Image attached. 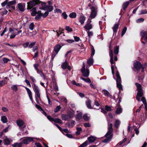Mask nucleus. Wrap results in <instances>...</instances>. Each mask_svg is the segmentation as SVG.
<instances>
[{"instance_id": "nucleus-1", "label": "nucleus", "mask_w": 147, "mask_h": 147, "mask_svg": "<svg viewBox=\"0 0 147 147\" xmlns=\"http://www.w3.org/2000/svg\"><path fill=\"white\" fill-rule=\"evenodd\" d=\"M32 11L31 15L32 16H35V19L36 20H39L41 19L42 17L43 18H46L49 15V13L48 11L45 12L44 14L42 13L40 10H38L37 11H36V9L34 7L30 10Z\"/></svg>"}, {"instance_id": "nucleus-2", "label": "nucleus", "mask_w": 147, "mask_h": 147, "mask_svg": "<svg viewBox=\"0 0 147 147\" xmlns=\"http://www.w3.org/2000/svg\"><path fill=\"white\" fill-rule=\"evenodd\" d=\"M108 131L105 135V136L106 138L102 141V142L105 143L108 142L111 140L112 138L113 135V124L112 123L109 124V122H108Z\"/></svg>"}, {"instance_id": "nucleus-3", "label": "nucleus", "mask_w": 147, "mask_h": 147, "mask_svg": "<svg viewBox=\"0 0 147 147\" xmlns=\"http://www.w3.org/2000/svg\"><path fill=\"white\" fill-rule=\"evenodd\" d=\"M27 3V9L31 10L33 8V6L36 5H41L42 7H43L45 5V3L42 2L39 0H33L28 3Z\"/></svg>"}, {"instance_id": "nucleus-4", "label": "nucleus", "mask_w": 147, "mask_h": 147, "mask_svg": "<svg viewBox=\"0 0 147 147\" xmlns=\"http://www.w3.org/2000/svg\"><path fill=\"white\" fill-rule=\"evenodd\" d=\"M30 78L31 80L34 83L33 86L34 87L33 88L34 90V91L35 92V95L37 97L40 99V90L39 88L37 86L36 84L34 83L36 82V80L34 77L32 76H30Z\"/></svg>"}, {"instance_id": "nucleus-5", "label": "nucleus", "mask_w": 147, "mask_h": 147, "mask_svg": "<svg viewBox=\"0 0 147 147\" xmlns=\"http://www.w3.org/2000/svg\"><path fill=\"white\" fill-rule=\"evenodd\" d=\"M109 56L110 57V62L111 64V69L112 71V73L113 75L114 74V66L113 65L115 63V62L113 60V50L111 49V45H110L109 47Z\"/></svg>"}, {"instance_id": "nucleus-6", "label": "nucleus", "mask_w": 147, "mask_h": 147, "mask_svg": "<svg viewBox=\"0 0 147 147\" xmlns=\"http://www.w3.org/2000/svg\"><path fill=\"white\" fill-rule=\"evenodd\" d=\"M116 76L117 77L116 83L117 87L119 88V90H122L123 88L121 83V79L119 75V72L117 71L116 72Z\"/></svg>"}, {"instance_id": "nucleus-7", "label": "nucleus", "mask_w": 147, "mask_h": 147, "mask_svg": "<svg viewBox=\"0 0 147 147\" xmlns=\"http://www.w3.org/2000/svg\"><path fill=\"white\" fill-rule=\"evenodd\" d=\"M97 9V6L95 5L92 6L90 7L91 13L90 17L91 18H94L96 16Z\"/></svg>"}, {"instance_id": "nucleus-8", "label": "nucleus", "mask_w": 147, "mask_h": 147, "mask_svg": "<svg viewBox=\"0 0 147 147\" xmlns=\"http://www.w3.org/2000/svg\"><path fill=\"white\" fill-rule=\"evenodd\" d=\"M95 51L94 47H92L91 48V56L89 59H88L87 61V63L89 65V67L92 65L93 62V56L95 54Z\"/></svg>"}, {"instance_id": "nucleus-9", "label": "nucleus", "mask_w": 147, "mask_h": 147, "mask_svg": "<svg viewBox=\"0 0 147 147\" xmlns=\"http://www.w3.org/2000/svg\"><path fill=\"white\" fill-rule=\"evenodd\" d=\"M135 84L137 87L138 92L137 95L139 96H142L143 95V90L142 88L141 85L139 84L136 83Z\"/></svg>"}, {"instance_id": "nucleus-10", "label": "nucleus", "mask_w": 147, "mask_h": 147, "mask_svg": "<svg viewBox=\"0 0 147 147\" xmlns=\"http://www.w3.org/2000/svg\"><path fill=\"white\" fill-rule=\"evenodd\" d=\"M39 9L42 10H46L48 12L51 11L53 9V7L51 5H45L42 7H40Z\"/></svg>"}, {"instance_id": "nucleus-11", "label": "nucleus", "mask_w": 147, "mask_h": 147, "mask_svg": "<svg viewBox=\"0 0 147 147\" xmlns=\"http://www.w3.org/2000/svg\"><path fill=\"white\" fill-rule=\"evenodd\" d=\"M33 138L27 137H26L25 139H24L23 142L24 144H27L30 142L33 141Z\"/></svg>"}, {"instance_id": "nucleus-12", "label": "nucleus", "mask_w": 147, "mask_h": 147, "mask_svg": "<svg viewBox=\"0 0 147 147\" xmlns=\"http://www.w3.org/2000/svg\"><path fill=\"white\" fill-rule=\"evenodd\" d=\"M134 67L137 70H139L142 67V64L139 61H136L134 63Z\"/></svg>"}, {"instance_id": "nucleus-13", "label": "nucleus", "mask_w": 147, "mask_h": 147, "mask_svg": "<svg viewBox=\"0 0 147 147\" xmlns=\"http://www.w3.org/2000/svg\"><path fill=\"white\" fill-rule=\"evenodd\" d=\"M75 123V121L71 120V123L67 122L66 123L65 125L68 128H72L74 126Z\"/></svg>"}, {"instance_id": "nucleus-14", "label": "nucleus", "mask_w": 147, "mask_h": 147, "mask_svg": "<svg viewBox=\"0 0 147 147\" xmlns=\"http://www.w3.org/2000/svg\"><path fill=\"white\" fill-rule=\"evenodd\" d=\"M16 123L20 127L23 126V128H24L26 127L25 125H24V123L23 121L21 119H18L16 121Z\"/></svg>"}, {"instance_id": "nucleus-15", "label": "nucleus", "mask_w": 147, "mask_h": 147, "mask_svg": "<svg viewBox=\"0 0 147 147\" xmlns=\"http://www.w3.org/2000/svg\"><path fill=\"white\" fill-rule=\"evenodd\" d=\"M119 24L118 23L115 24L112 27V29L113 30V35H114L115 34H116L117 32L118 29L119 27Z\"/></svg>"}, {"instance_id": "nucleus-16", "label": "nucleus", "mask_w": 147, "mask_h": 147, "mask_svg": "<svg viewBox=\"0 0 147 147\" xmlns=\"http://www.w3.org/2000/svg\"><path fill=\"white\" fill-rule=\"evenodd\" d=\"M102 93L106 96L110 98L112 97V96L111 95L109 92L106 90L104 89L102 90Z\"/></svg>"}, {"instance_id": "nucleus-17", "label": "nucleus", "mask_w": 147, "mask_h": 147, "mask_svg": "<svg viewBox=\"0 0 147 147\" xmlns=\"http://www.w3.org/2000/svg\"><path fill=\"white\" fill-rule=\"evenodd\" d=\"M26 89L27 91L29 97L30 98L32 102H33V99L32 98V93L31 90L28 88L26 87Z\"/></svg>"}, {"instance_id": "nucleus-18", "label": "nucleus", "mask_w": 147, "mask_h": 147, "mask_svg": "<svg viewBox=\"0 0 147 147\" xmlns=\"http://www.w3.org/2000/svg\"><path fill=\"white\" fill-rule=\"evenodd\" d=\"M140 34L142 37L145 38V40L147 42V31H142L140 32Z\"/></svg>"}, {"instance_id": "nucleus-19", "label": "nucleus", "mask_w": 147, "mask_h": 147, "mask_svg": "<svg viewBox=\"0 0 147 147\" xmlns=\"http://www.w3.org/2000/svg\"><path fill=\"white\" fill-rule=\"evenodd\" d=\"M61 46L60 45H56L54 48V51L57 54L61 49Z\"/></svg>"}, {"instance_id": "nucleus-20", "label": "nucleus", "mask_w": 147, "mask_h": 147, "mask_svg": "<svg viewBox=\"0 0 147 147\" xmlns=\"http://www.w3.org/2000/svg\"><path fill=\"white\" fill-rule=\"evenodd\" d=\"M90 71L88 69H87L86 70L82 72L83 76L85 77H87L89 76Z\"/></svg>"}, {"instance_id": "nucleus-21", "label": "nucleus", "mask_w": 147, "mask_h": 147, "mask_svg": "<svg viewBox=\"0 0 147 147\" xmlns=\"http://www.w3.org/2000/svg\"><path fill=\"white\" fill-rule=\"evenodd\" d=\"M67 115L70 119L73 117L74 114V111L72 110L71 111H68L67 112Z\"/></svg>"}, {"instance_id": "nucleus-22", "label": "nucleus", "mask_w": 147, "mask_h": 147, "mask_svg": "<svg viewBox=\"0 0 147 147\" xmlns=\"http://www.w3.org/2000/svg\"><path fill=\"white\" fill-rule=\"evenodd\" d=\"M84 28L87 30H89L92 28V26L90 23L88 22L84 27Z\"/></svg>"}, {"instance_id": "nucleus-23", "label": "nucleus", "mask_w": 147, "mask_h": 147, "mask_svg": "<svg viewBox=\"0 0 147 147\" xmlns=\"http://www.w3.org/2000/svg\"><path fill=\"white\" fill-rule=\"evenodd\" d=\"M86 104L87 107L89 109H92V107L91 106V101L90 100H88L86 101Z\"/></svg>"}, {"instance_id": "nucleus-24", "label": "nucleus", "mask_w": 147, "mask_h": 147, "mask_svg": "<svg viewBox=\"0 0 147 147\" xmlns=\"http://www.w3.org/2000/svg\"><path fill=\"white\" fill-rule=\"evenodd\" d=\"M122 112V109L120 105H119L117 108L115 113L117 114H120Z\"/></svg>"}, {"instance_id": "nucleus-25", "label": "nucleus", "mask_w": 147, "mask_h": 147, "mask_svg": "<svg viewBox=\"0 0 147 147\" xmlns=\"http://www.w3.org/2000/svg\"><path fill=\"white\" fill-rule=\"evenodd\" d=\"M61 117L62 119L64 121H66L69 119H70L69 117L67 114L65 115L64 114H63L61 115Z\"/></svg>"}, {"instance_id": "nucleus-26", "label": "nucleus", "mask_w": 147, "mask_h": 147, "mask_svg": "<svg viewBox=\"0 0 147 147\" xmlns=\"http://www.w3.org/2000/svg\"><path fill=\"white\" fill-rule=\"evenodd\" d=\"M129 2V1H126L122 5V8L123 10H125L126 9L127 7Z\"/></svg>"}, {"instance_id": "nucleus-27", "label": "nucleus", "mask_w": 147, "mask_h": 147, "mask_svg": "<svg viewBox=\"0 0 147 147\" xmlns=\"http://www.w3.org/2000/svg\"><path fill=\"white\" fill-rule=\"evenodd\" d=\"M85 20V18L83 16H81L79 18V22L82 24H83Z\"/></svg>"}, {"instance_id": "nucleus-28", "label": "nucleus", "mask_w": 147, "mask_h": 147, "mask_svg": "<svg viewBox=\"0 0 147 147\" xmlns=\"http://www.w3.org/2000/svg\"><path fill=\"white\" fill-rule=\"evenodd\" d=\"M18 8L21 11H24V9L23 5L20 3H18L17 5Z\"/></svg>"}, {"instance_id": "nucleus-29", "label": "nucleus", "mask_w": 147, "mask_h": 147, "mask_svg": "<svg viewBox=\"0 0 147 147\" xmlns=\"http://www.w3.org/2000/svg\"><path fill=\"white\" fill-rule=\"evenodd\" d=\"M121 123L120 121L119 120H116L115 123L114 127L117 128H118V127L119 126L120 124Z\"/></svg>"}, {"instance_id": "nucleus-30", "label": "nucleus", "mask_w": 147, "mask_h": 147, "mask_svg": "<svg viewBox=\"0 0 147 147\" xmlns=\"http://www.w3.org/2000/svg\"><path fill=\"white\" fill-rule=\"evenodd\" d=\"M119 46H117L114 48V53L115 55H117L119 52Z\"/></svg>"}, {"instance_id": "nucleus-31", "label": "nucleus", "mask_w": 147, "mask_h": 147, "mask_svg": "<svg viewBox=\"0 0 147 147\" xmlns=\"http://www.w3.org/2000/svg\"><path fill=\"white\" fill-rule=\"evenodd\" d=\"M16 3V1L15 0L9 1L8 2L7 4V7H10L11 5H14Z\"/></svg>"}, {"instance_id": "nucleus-32", "label": "nucleus", "mask_w": 147, "mask_h": 147, "mask_svg": "<svg viewBox=\"0 0 147 147\" xmlns=\"http://www.w3.org/2000/svg\"><path fill=\"white\" fill-rule=\"evenodd\" d=\"M89 142H93L95 140V139L94 137L92 136H90L88 138Z\"/></svg>"}, {"instance_id": "nucleus-33", "label": "nucleus", "mask_w": 147, "mask_h": 147, "mask_svg": "<svg viewBox=\"0 0 147 147\" xmlns=\"http://www.w3.org/2000/svg\"><path fill=\"white\" fill-rule=\"evenodd\" d=\"M69 65V63L67 62H64L61 65V67L63 69H66Z\"/></svg>"}, {"instance_id": "nucleus-34", "label": "nucleus", "mask_w": 147, "mask_h": 147, "mask_svg": "<svg viewBox=\"0 0 147 147\" xmlns=\"http://www.w3.org/2000/svg\"><path fill=\"white\" fill-rule=\"evenodd\" d=\"M3 142L5 145H8L10 144L11 141L9 139L7 138L4 140Z\"/></svg>"}, {"instance_id": "nucleus-35", "label": "nucleus", "mask_w": 147, "mask_h": 147, "mask_svg": "<svg viewBox=\"0 0 147 147\" xmlns=\"http://www.w3.org/2000/svg\"><path fill=\"white\" fill-rule=\"evenodd\" d=\"M1 120L3 123H5L7 121V119L5 116L1 117Z\"/></svg>"}, {"instance_id": "nucleus-36", "label": "nucleus", "mask_w": 147, "mask_h": 147, "mask_svg": "<svg viewBox=\"0 0 147 147\" xmlns=\"http://www.w3.org/2000/svg\"><path fill=\"white\" fill-rule=\"evenodd\" d=\"M22 144V143H16L12 145L13 147H21Z\"/></svg>"}, {"instance_id": "nucleus-37", "label": "nucleus", "mask_w": 147, "mask_h": 147, "mask_svg": "<svg viewBox=\"0 0 147 147\" xmlns=\"http://www.w3.org/2000/svg\"><path fill=\"white\" fill-rule=\"evenodd\" d=\"M82 113L81 112H79L77 114L76 118L80 120L82 118Z\"/></svg>"}, {"instance_id": "nucleus-38", "label": "nucleus", "mask_w": 147, "mask_h": 147, "mask_svg": "<svg viewBox=\"0 0 147 147\" xmlns=\"http://www.w3.org/2000/svg\"><path fill=\"white\" fill-rule=\"evenodd\" d=\"M77 130V131L76 132V135H79L80 134L81 131L82 130V129L81 127H78L76 128Z\"/></svg>"}, {"instance_id": "nucleus-39", "label": "nucleus", "mask_w": 147, "mask_h": 147, "mask_svg": "<svg viewBox=\"0 0 147 147\" xmlns=\"http://www.w3.org/2000/svg\"><path fill=\"white\" fill-rule=\"evenodd\" d=\"M54 122L55 123H59L60 124L63 123V122L59 118H56L54 119Z\"/></svg>"}, {"instance_id": "nucleus-40", "label": "nucleus", "mask_w": 147, "mask_h": 147, "mask_svg": "<svg viewBox=\"0 0 147 147\" xmlns=\"http://www.w3.org/2000/svg\"><path fill=\"white\" fill-rule=\"evenodd\" d=\"M81 79L87 83H90L91 82V80L90 79L88 78H81Z\"/></svg>"}, {"instance_id": "nucleus-41", "label": "nucleus", "mask_w": 147, "mask_h": 147, "mask_svg": "<svg viewBox=\"0 0 147 147\" xmlns=\"http://www.w3.org/2000/svg\"><path fill=\"white\" fill-rule=\"evenodd\" d=\"M9 61L10 60L9 59L5 57H4L3 58L1 62L2 63H6Z\"/></svg>"}, {"instance_id": "nucleus-42", "label": "nucleus", "mask_w": 147, "mask_h": 147, "mask_svg": "<svg viewBox=\"0 0 147 147\" xmlns=\"http://www.w3.org/2000/svg\"><path fill=\"white\" fill-rule=\"evenodd\" d=\"M88 144V142L86 141L82 144L79 147H86Z\"/></svg>"}, {"instance_id": "nucleus-43", "label": "nucleus", "mask_w": 147, "mask_h": 147, "mask_svg": "<svg viewBox=\"0 0 147 147\" xmlns=\"http://www.w3.org/2000/svg\"><path fill=\"white\" fill-rule=\"evenodd\" d=\"M76 14L75 12H73L70 13L69 15L70 17L71 18H74L76 17Z\"/></svg>"}, {"instance_id": "nucleus-44", "label": "nucleus", "mask_w": 147, "mask_h": 147, "mask_svg": "<svg viewBox=\"0 0 147 147\" xmlns=\"http://www.w3.org/2000/svg\"><path fill=\"white\" fill-rule=\"evenodd\" d=\"M127 29V28L126 27H125L123 28V29L122 30V31L121 35V36H123L124 35V34H125V33L126 32Z\"/></svg>"}, {"instance_id": "nucleus-45", "label": "nucleus", "mask_w": 147, "mask_h": 147, "mask_svg": "<svg viewBox=\"0 0 147 147\" xmlns=\"http://www.w3.org/2000/svg\"><path fill=\"white\" fill-rule=\"evenodd\" d=\"M11 32L12 33V34L10 36V39L14 38L17 35V34H16V32Z\"/></svg>"}, {"instance_id": "nucleus-46", "label": "nucleus", "mask_w": 147, "mask_h": 147, "mask_svg": "<svg viewBox=\"0 0 147 147\" xmlns=\"http://www.w3.org/2000/svg\"><path fill=\"white\" fill-rule=\"evenodd\" d=\"M11 88L12 90L15 91L18 90V88L17 85H13L11 87Z\"/></svg>"}, {"instance_id": "nucleus-47", "label": "nucleus", "mask_w": 147, "mask_h": 147, "mask_svg": "<svg viewBox=\"0 0 147 147\" xmlns=\"http://www.w3.org/2000/svg\"><path fill=\"white\" fill-rule=\"evenodd\" d=\"M83 118L84 119V120L86 121L88 120L89 118L87 116V115L86 114H84L83 116Z\"/></svg>"}, {"instance_id": "nucleus-48", "label": "nucleus", "mask_w": 147, "mask_h": 147, "mask_svg": "<svg viewBox=\"0 0 147 147\" xmlns=\"http://www.w3.org/2000/svg\"><path fill=\"white\" fill-rule=\"evenodd\" d=\"M61 109V107L60 106H58L55 109L54 111L55 113H56L59 111Z\"/></svg>"}, {"instance_id": "nucleus-49", "label": "nucleus", "mask_w": 147, "mask_h": 147, "mask_svg": "<svg viewBox=\"0 0 147 147\" xmlns=\"http://www.w3.org/2000/svg\"><path fill=\"white\" fill-rule=\"evenodd\" d=\"M139 15L147 14V11L146 9L142 10L140 11Z\"/></svg>"}, {"instance_id": "nucleus-50", "label": "nucleus", "mask_w": 147, "mask_h": 147, "mask_svg": "<svg viewBox=\"0 0 147 147\" xmlns=\"http://www.w3.org/2000/svg\"><path fill=\"white\" fill-rule=\"evenodd\" d=\"M34 25L33 23H31L29 26V28L31 30H32L34 28Z\"/></svg>"}, {"instance_id": "nucleus-51", "label": "nucleus", "mask_w": 147, "mask_h": 147, "mask_svg": "<svg viewBox=\"0 0 147 147\" xmlns=\"http://www.w3.org/2000/svg\"><path fill=\"white\" fill-rule=\"evenodd\" d=\"M7 27H5L4 29V30H3V31L1 33V34H0V36H3L4 34V33L7 32Z\"/></svg>"}, {"instance_id": "nucleus-52", "label": "nucleus", "mask_w": 147, "mask_h": 147, "mask_svg": "<svg viewBox=\"0 0 147 147\" xmlns=\"http://www.w3.org/2000/svg\"><path fill=\"white\" fill-rule=\"evenodd\" d=\"M8 0H5L4 2H2L1 3V6L2 7H4L6 5H7L8 3Z\"/></svg>"}, {"instance_id": "nucleus-53", "label": "nucleus", "mask_w": 147, "mask_h": 147, "mask_svg": "<svg viewBox=\"0 0 147 147\" xmlns=\"http://www.w3.org/2000/svg\"><path fill=\"white\" fill-rule=\"evenodd\" d=\"M36 43V42H32L28 46V47L29 48H32L33 46H34Z\"/></svg>"}, {"instance_id": "nucleus-54", "label": "nucleus", "mask_w": 147, "mask_h": 147, "mask_svg": "<svg viewBox=\"0 0 147 147\" xmlns=\"http://www.w3.org/2000/svg\"><path fill=\"white\" fill-rule=\"evenodd\" d=\"M47 119L51 121H54V119L52 117L50 116H47Z\"/></svg>"}, {"instance_id": "nucleus-55", "label": "nucleus", "mask_w": 147, "mask_h": 147, "mask_svg": "<svg viewBox=\"0 0 147 147\" xmlns=\"http://www.w3.org/2000/svg\"><path fill=\"white\" fill-rule=\"evenodd\" d=\"M87 32L88 33V36L89 37H90L93 36V33L92 32L88 30V31H87Z\"/></svg>"}, {"instance_id": "nucleus-56", "label": "nucleus", "mask_w": 147, "mask_h": 147, "mask_svg": "<svg viewBox=\"0 0 147 147\" xmlns=\"http://www.w3.org/2000/svg\"><path fill=\"white\" fill-rule=\"evenodd\" d=\"M105 109L108 111H110L111 110V107L107 105L105 107Z\"/></svg>"}, {"instance_id": "nucleus-57", "label": "nucleus", "mask_w": 147, "mask_h": 147, "mask_svg": "<svg viewBox=\"0 0 147 147\" xmlns=\"http://www.w3.org/2000/svg\"><path fill=\"white\" fill-rule=\"evenodd\" d=\"M144 20V19L143 18H141L138 19L136 20V22L137 23H140L141 22H143Z\"/></svg>"}, {"instance_id": "nucleus-58", "label": "nucleus", "mask_w": 147, "mask_h": 147, "mask_svg": "<svg viewBox=\"0 0 147 147\" xmlns=\"http://www.w3.org/2000/svg\"><path fill=\"white\" fill-rule=\"evenodd\" d=\"M62 16L63 18L65 19H66L67 18V16L65 12H64L62 13Z\"/></svg>"}, {"instance_id": "nucleus-59", "label": "nucleus", "mask_w": 147, "mask_h": 147, "mask_svg": "<svg viewBox=\"0 0 147 147\" xmlns=\"http://www.w3.org/2000/svg\"><path fill=\"white\" fill-rule=\"evenodd\" d=\"M85 63L84 62H83V66H82V68L81 70V71L82 72L83 71L86 70L85 69Z\"/></svg>"}, {"instance_id": "nucleus-60", "label": "nucleus", "mask_w": 147, "mask_h": 147, "mask_svg": "<svg viewBox=\"0 0 147 147\" xmlns=\"http://www.w3.org/2000/svg\"><path fill=\"white\" fill-rule=\"evenodd\" d=\"M65 29L67 31L71 32L72 31V29L68 26H66L65 27Z\"/></svg>"}, {"instance_id": "nucleus-61", "label": "nucleus", "mask_w": 147, "mask_h": 147, "mask_svg": "<svg viewBox=\"0 0 147 147\" xmlns=\"http://www.w3.org/2000/svg\"><path fill=\"white\" fill-rule=\"evenodd\" d=\"M84 126L85 127H91V124L89 123H86L84 124Z\"/></svg>"}, {"instance_id": "nucleus-62", "label": "nucleus", "mask_w": 147, "mask_h": 147, "mask_svg": "<svg viewBox=\"0 0 147 147\" xmlns=\"http://www.w3.org/2000/svg\"><path fill=\"white\" fill-rule=\"evenodd\" d=\"M35 107L37 108L40 111L41 110H42V109L41 107L38 105H36Z\"/></svg>"}, {"instance_id": "nucleus-63", "label": "nucleus", "mask_w": 147, "mask_h": 147, "mask_svg": "<svg viewBox=\"0 0 147 147\" xmlns=\"http://www.w3.org/2000/svg\"><path fill=\"white\" fill-rule=\"evenodd\" d=\"M33 66H34V67L35 69L36 70H37V69H38V67L39 66V65L38 64L36 63V64H34V65Z\"/></svg>"}, {"instance_id": "nucleus-64", "label": "nucleus", "mask_w": 147, "mask_h": 147, "mask_svg": "<svg viewBox=\"0 0 147 147\" xmlns=\"http://www.w3.org/2000/svg\"><path fill=\"white\" fill-rule=\"evenodd\" d=\"M105 109L104 108H102L101 109V112L103 113L104 114L106 115L107 113V112L106 111Z\"/></svg>"}]
</instances>
